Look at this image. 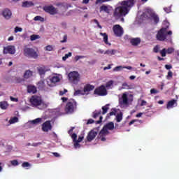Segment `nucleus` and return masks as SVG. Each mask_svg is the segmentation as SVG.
<instances>
[{"mask_svg": "<svg viewBox=\"0 0 179 179\" xmlns=\"http://www.w3.org/2000/svg\"><path fill=\"white\" fill-rule=\"evenodd\" d=\"M41 145V143H33L31 146H34V148H37V146H40Z\"/></svg>", "mask_w": 179, "mask_h": 179, "instance_id": "nucleus-57", "label": "nucleus"}, {"mask_svg": "<svg viewBox=\"0 0 179 179\" xmlns=\"http://www.w3.org/2000/svg\"><path fill=\"white\" fill-rule=\"evenodd\" d=\"M110 105L109 104H106L105 106L102 107V114L104 115V114H107V111H108V106Z\"/></svg>", "mask_w": 179, "mask_h": 179, "instance_id": "nucleus-35", "label": "nucleus"}, {"mask_svg": "<svg viewBox=\"0 0 179 179\" xmlns=\"http://www.w3.org/2000/svg\"><path fill=\"white\" fill-rule=\"evenodd\" d=\"M122 69H128L129 71L132 70V66H117L113 69L114 72H120V71H122Z\"/></svg>", "mask_w": 179, "mask_h": 179, "instance_id": "nucleus-20", "label": "nucleus"}, {"mask_svg": "<svg viewBox=\"0 0 179 179\" xmlns=\"http://www.w3.org/2000/svg\"><path fill=\"white\" fill-rule=\"evenodd\" d=\"M116 121L117 122L122 121V113L121 112L116 115Z\"/></svg>", "mask_w": 179, "mask_h": 179, "instance_id": "nucleus-37", "label": "nucleus"}, {"mask_svg": "<svg viewBox=\"0 0 179 179\" xmlns=\"http://www.w3.org/2000/svg\"><path fill=\"white\" fill-rule=\"evenodd\" d=\"M31 165L29 162H24L22 164V167H24V169L26 168V167H31Z\"/></svg>", "mask_w": 179, "mask_h": 179, "instance_id": "nucleus-47", "label": "nucleus"}, {"mask_svg": "<svg viewBox=\"0 0 179 179\" xmlns=\"http://www.w3.org/2000/svg\"><path fill=\"white\" fill-rule=\"evenodd\" d=\"M165 68H166V69H171V68H173V66H171V65L166 64Z\"/></svg>", "mask_w": 179, "mask_h": 179, "instance_id": "nucleus-64", "label": "nucleus"}, {"mask_svg": "<svg viewBox=\"0 0 179 179\" xmlns=\"http://www.w3.org/2000/svg\"><path fill=\"white\" fill-rule=\"evenodd\" d=\"M135 0L123 1L118 3V6L115 8L113 12V17L118 20L120 17L126 16L129 13L130 9L134 6Z\"/></svg>", "mask_w": 179, "mask_h": 179, "instance_id": "nucleus-1", "label": "nucleus"}, {"mask_svg": "<svg viewBox=\"0 0 179 179\" xmlns=\"http://www.w3.org/2000/svg\"><path fill=\"white\" fill-rule=\"evenodd\" d=\"M0 107L2 110H6L8 108V103L6 101L0 102Z\"/></svg>", "mask_w": 179, "mask_h": 179, "instance_id": "nucleus-31", "label": "nucleus"}, {"mask_svg": "<svg viewBox=\"0 0 179 179\" xmlns=\"http://www.w3.org/2000/svg\"><path fill=\"white\" fill-rule=\"evenodd\" d=\"M34 20H35V22H37V21L44 22V18L42 17L41 16L38 15L34 17Z\"/></svg>", "mask_w": 179, "mask_h": 179, "instance_id": "nucleus-39", "label": "nucleus"}, {"mask_svg": "<svg viewBox=\"0 0 179 179\" xmlns=\"http://www.w3.org/2000/svg\"><path fill=\"white\" fill-rule=\"evenodd\" d=\"M111 0H96L95 3L99 5V3H104V2H110Z\"/></svg>", "mask_w": 179, "mask_h": 179, "instance_id": "nucleus-45", "label": "nucleus"}, {"mask_svg": "<svg viewBox=\"0 0 179 179\" xmlns=\"http://www.w3.org/2000/svg\"><path fill=\"white\" fill-rule=\"evenodd\" d=\"M122 87L123 89H127V90L132 89V85H128V83H124L122 84Z\"/></svg>", "mask_w": 179, "mask_h": 179, "instance_id": "nucleus-42", "label": "nucleus"}, {"mask_svg": "<svg viewBox=\"0 0 179 179\" xmlns=\"http://www.w3.org/2000/svg\"><path fill=\"white\" fill-rule=\"evenodd\" d=\"M94 89V86L87 85L85 87H84V94L89 93V92H91V90H93Z\"/></svg>", "mask_w": 179, "mask_h": 179, "instance_id": "nucleus-27", "label": "nucleus"}, {"mask_svg": "<svg viewBox=\"0 0 179 179\" xmlns=\"http://www.w3.org/2000/svg\"><path fill=\"white\" fill-rule=\"evenodd\" d=\"M24 55L25 57H29L30 58H37L38 57V55H37V52L34 49L30 48H25L24 49Z\"/></svg>", "mask_w": 179, "mask_h": 179, "instance_id": "nucleus-11", "label": "nucleus"}, {"mask_svg": "<svg viewBox=\"0 0 179 179\" xmlns=\"http://www.w3.org/2000/svg\"><path fill=\"white\" fill-rule=\"evenodd\" d=\"M100 114H101V110H95L92 113V117L97 118V117H99V115H100Z\"/></svg>", "mask_w": 179, "mask_h": 179, "instance_id": "nucleus-36", "label": "nucleus"}, {"mask_svg": "<svg viewBox=\"0 0 179 179\" xmlns=\"http://www.w3.org/2000/svg\"><path fill=\"white\" fill-rule=\"evenodd\" d=\"M38 87L39 89L43 90V89H44V87H45V83H44V80L39 81L38 83Z\"/></svg>", "mask_w": 179, "mask_h": 179, "instance_id": "nucleus-32", "label": "nucleus"}, {"mask_svg": "<svg viewBox=\"0 0 179 179\" xmlns=\"http://www.w3.org/2000/svg\"><path fill=\"white\" fill-rule=\"evenodd\" d=\"M16 122H19V118L17 117H11L9 120L10 124H16Z\"/></svg>", "mask_w": 179, "mask_h": 179, "instance_id": "nucleus-33", "label": "nucleus"}, {"mask_svg": "<svg viewBox=\"0 0 179 179\" xmlns=\"http://www.w3.org/2000/svg\"><path fill=\"white\" fill-rule=\"evenodd\" d=\"M45 51H52L54 50V47L51 45H48L44 48Z\"/></svg>", "mask_w": 179, "mask_h": 179, "instance_id": "nucleus-41", "label": "nucleus"}, {"mask_svg": "<svg viewBox=\"0 0 179 179\" xmlns=\"http://www.w3.org/2000/svg\"><path fill=\"white\" fill-rule=\"evenodd\" d=\"M79 94H85V91H82L80 90L75 91L74 96H78Z\"/></svg>", "mask_w": 179, "mask_h": 179, "instance_id": "nucleus-44", "label": "nucleus"}, {"mask_svg": "<svg viewBox=\"0 0 179 179\" xmlns=\"http://www.w3.org/2000/svg\"><path fill=\"white\" fill-rule=\"evenodd\" d=\"M113 86H114V80H110L106 83L105 88L110 90V89H113Z\"/></svg>", "mask_w": 179, "mask_h": 179, "instance_id": "nucleus-28", "label": "nucleus"}, {"mask_svg": "<svg viewBox=\"0 0 179 179\" xmlns=\"http://www.w3.org/2000/svg\"><path fill=\"white\" fill-rule=\"evenodd\" d=\"M39 38H41L39 35L33 34L30 36L31 41H35V40H38Z\"/></svg>", "mask_w": 179, "mask_h": 179, "instance_id": "nucleus-34", "label": "nucleus"}, {"mask_svg": "<svg viewBox=\"0 0 179 179\" xmlns=\"http://www.w3.org/2000/svg\"><path fill=\"white\" fill-rule=\"evenodd\" d=\"M114 129V122H110L109 123L106 124L103 129L101 130L99 134V138L102 141V142L106 141V137L110 132L108 131H113Z\"/></svg>", "mask_w": 179, "mask_h": 179, "instance_id": "nucleus-4", "label": "nucleus"}, {"mask_svg": "<svg viewBox=\"0 0 179 179\" xmlns=\"http://www.w3.org/2000/svg\"><path fill=\"white\" fill-rule=\"evenodd\" d=\"M169 24L167 23L166 28H162L161 29L158 33L157 34V39L159 41H164L166 40V37L167 34L169 36H171L173 34V31H169L167 32V29H169Z\"/></svg>", "mask_w": 179, "mask_h": 179, "instance_id": "nucleus-8", "label": "nucleus"}, {"mask_svg": "<svg viewBox=\"0 0 179 179\" xmlns=\"http://www.w3.org/2000/svg\"><path fill=\"white\" fill-rule=\"evenodd\" d=\"M30 103L34 106V107H37L39 110H43V108H47L48 105L43 102L41 97L38 96H32L30 99Z\"/></svg>", "mask_w": 179, "mask_h": 179, "instance_id": "nucleus-5", "label": "nucleus"}, {"mask_svg": "<svg viewBox=\"0 0 179 179\" xmlns=\"http://www.w3.org/2000/svg\"><path fill=\"white\" fill-rule=\"evenodd\" d=\"M74 142V148L75 149H78L79 148H80V144H79V141H77V140L76 141H73Z\"/></svg>", "mask_w": 179, "mask_h": 179, "instance_id": "nucleus-46", "label": "nucleus"}, {"mask_svg": "<svg viewBox=\"0 0 179 179\" xmlns=\"http://www.w3.org/2000/svg\"><path fill=\"white\" fill-rule=\"evenodd\" d=\"M93 22L95 23V24H96L97 27H99V29H103V27H101V25H100V23L99 22V21L97 20H93Z\"/></svg>", "mask_w": 179, "mask_h": 179, "instance_id": "nucleus-48", "label": "nucleus"}, {"mask_svg": "<svg viewBox=\"0 0 179 179\" xmlns=\"http://www.w3.org/2000/svg\"><path fill=\"white\" fill-rule=\"evenodd\" d=\"M1 16L5 20H10L12 19V11L9 8H5L1 11Z\"/></svg>", "mask_w": 179, "mask_h": 179, "instance_id": "nucleus-15", "label": "nucleus"}, {"mask_svg": "<svg viewBox=\"0 0 179 179\" xmlns=\"http://www.w3.org/2000/svg\"><path fill=\"white\" fill-rule=\"evenodd\" d=\"M94 122V120L93 119H89L87 122V125H89L90 124H93Z\"/></svg>", "mask_w": 179, "mask_h": 179, "instance_id": "nucleus-58", "label": "nucleus"}, {"mask_svg": "<svg viewBox=\"0 0 179 179\" xmlns=\"http://www.w3.org/2000/svg\"><path fill=\"white\" fill-rule=\"evenodd\" d=\"M67 40H68V36L66 35H64L63 36V40H62L60 43H66Z\"/></svg>", "mask_w": 179, "mask_h": 179, "instance_id": "nucleus-55", "label": "nucleus"}, {"mask_svg": "<svg viewBox=\"0 0 179 179\" xmlns=\"http://www.w3.org/2000/svg\"><path fill=\"white\" fill-rule=\"evenodd\" d=\"M164 10L166 13H170V12H171V9L169 7V8H164Z\"/></svg>", "mask_w": 179, "mask_h": 179, "instance_id": "nucleus-60", "label": "nucleus"}, {"mask_svg": "<svg viewBox=\"0 0 179 179\" xmlns=\"http://www.w3.org/2000/svg\"><path fill=\"white\" fill-rule=\"evenodd\" d=\"M34 3L33 1H24L22 3L23 8H30V6H34Z\"/></svg>", "mask_w": 179, "mask_h": 179, "instance_id": "nucleus-29", "label": "nucleus"}, {"mask_svg": "<svg viewBox=\"0 0 179 179\" xmlns=\"http://www.w3.org/2000/svg\"><path fill=\"white\" fill-rule=\"evenodd\" d=\"M110 8H111L110 6L103 5L100 7V12H106V13H110V10H111Z\"/></svg>", "mask_w": 179, "mask_h": 179, "instance_id": "nucleus-23", "label": "nucleus"}, {"mask_svg": "<svg viewBox=\"0 0 179 179\" xmlns=\"http://www.w3.org/2000/svg\"><path fill=\"white\" fill-rule=\"evenodd\" d=\"M105 55H115L117 54V50H108L104 52Z\"/></svg>", "mask_w": 179, "mask_h": 179, "instance_id": "nucleus-30", "label": "nucleus"}, {"mask_svg": "<svg viewBox=\"0 0 179 179\" xmlns=\"http://www.w3.org/2000/svg\"><path fill=\"white\" fill-rule=\"evenodd\" d=\"M84 58H86V56L76 55L74 57V60L76 61V62H78V61H79V59H83Z\"/></svg>", "mask_w": 179, "mask_h": 179, "instance_id": "nucleus-38", "label": "nucleus"}, {"mask_svg": "<svg viewBox=\"0 0 179 179\" xmlns=\"http://www.w3.org/2000/svg\"><path fill=\"white\" fill-rule=\"evenodd\" d=\"M19 31H20V32L23 31V29H22V28H20V27H16L15 28V33H19Z\"/></svg>", "mask_w": 179, "mask_h": 179, "instance_id": "nucleus-51", "label": "nucleus"}, {"mask_svg": "<svg viewBox=\"0 0 179 179\" xmlns=\"http://www.w3.org/2000/svg\"><path fill=\"white\" fill-rule=\"evenodd\" d=\"M159 50H160V48L159 47V45L155 46L154 48V52H157Z\"/></svg>", "mask_w": 179, "mask_h": 179, "instance_id": "nucleus-62", "label": "nucleus"}, {"mask_svg": "<svg viewBox=\"0 0 179 179\" xmlns=\"http://www.w3.org/2000/svg\"><path fill=\"white\" fill-rule=\"evenodd\" d=\"M10 164L12 166H19V162L17 160H12L10 161Z\"/></svg>", "mask_w": 179, "mask_h": 179, "instance_id": "nucleus-49", "label": "nucleus"}, {"mask_svg": "<svg viewBox=\"0 0 179 179\" xmlns=\"http://www.w3.org/2000/svg\"><path fill=\"white\" fill-rule=\"evenodd\" d=\"M55 6L59 8V10H63L60 15H64V13L68 10V4L66 3H57ZM43 10L47 13H50V15H58V13H60L58 8L54 7V6H45Z\"/></svg>", "mask_w": 179, "mask_h": 179, "instance_id": "nucleus-2", "label": "nucleus"}, {"mask_svg": "<svg viewBox=\"0 0 179 179\" xmlns=\"http://www.w3.org/2000/svg\"><path fill=\"white\" fill-rule=\"evenodd\" d=\"M76 110V101L71 99L66 105L65 111L67 114H72Z\"/></svg>", "mask_w": 179, "mask_h": 179, "instance_id": "nucleus-10", "label": "nucleus"}, {"mask_svg": "<svg viewBox=\"0 0 179 179\" xmlns=\"http://www.w3.org/2000/svg\"><path fill=\"white\" fill-rule=\"evenodd\" d=\"M171 78H173V72L169 71L166 78L168 80H170Z\"/></svg>", "mask_w": 179, "mask_h": 179, "instance_id": "nucleus-54", "label": "nucleus"}, {"mask_svg": "<svg viewBox=\"0 0 179 179\" xmlns=\"http://www.w3.org/2000/svg\"><path fill=\"white\" fill-rule=\"evenodd\" d=\"M15 82L17 83H22V82H23V78H22L20 77H17V78H15Z\"/></svg>", "mask_w": 179, "mask_h": 179, "instance_id": "nucleus-50", "label": "nucleus"}, {"mask_svg": "<svg viewBox=\"0 0 179 179\" xmlns=\"http://www.w3.org/2000/svg\"><path fill=\"white\" fill-rule=\"evenodd\" d=\"M158 92H157V90H155V89H152L151 90H150V93H151V94H156V93H157Z\"/></svg>", "mask_w": 179, "mask_h": 179, "instance_id": "nucleus-61", "label": "nucleus"}, {"mask_svg": "<svg viewBox=\"0 0 179 179\" xmlns=\"http://www.w3.org/2000/svg\"><path fill=\"white\" fill-rule=\"evenodd\" d=\"M117 113V110L115 109H112V111L108 114V115H115Z\"/></svg>", "mask_w": 179, "mask_h": 179, "instance_id": "nucleus-56", "label": "nucleus"}, {"mask_svg": "<svg viewBox=\"0 0 179 179\" xmlns=\"http://www.w3.org/2000/svg\"><path fill=\"white\" fill-rule=\"evenodd\" d=\"M27 92L28 93H32V94H34V93H36L37 88L34 85H29L27 87Z\"/></svg>", "mask_w": 179, "mask_h": 179, "instance_id": "nucleus-25", "label": "nucleus"}, {"mask_svg": "<svg viewBox=\"0 0 179 179\" xmlns=\"http://www.w3.org/2000/svg\"><path fill=\"white\" fill-rule=\"evenodd\" d=\"M29 109H30V107L29 106H25L22 108V111H27V110H29Z\"/></svg>", "mask_w": 179, "mask_h": 179, "instance_id": "nucleus-63", "label": "nucleus"}, {"mask_svg": "<svg viewBox=\"0 0 179 179\" xmlns=\"http://www.w3.org/2000/svg\"><path fill=\"white\" fill-rule=\"evenodd\" d=\"M69 57H72V52H69L68 54H66L63 57L62 59L64 61H66Z\"/></svg>", "mask_w": 179, "mask_h": 179, "instance_id": "nucleus-43", "label": "nucleus"}, {"mask_svg": "<svg viewBox=\"0 0 179 179\" xmlns=\"http://www.w3.org/2000/svg\"><path fill=\"white\" fill-rule=\"evenodd\" d=\"M71 138L73 139V142H76V138H78V136L76 135V134H73Z\"/></svg>", "mask_w": 179, "mask_h": 179, "instance_id": "nucleus-53", "label": "nucleus"}, {"mask_svg": "<svg viewBox=\"0 0 179 179\" xmlns=\"http://www.w3.org/2000/svg\"><path fill=\"white\" fill-rule=\"evenodd\" d=\"M38 71L40 75H44L45 73V69L43 67L38 69Z\"/></svg>", "mask_w": 179, "mask_h": 179, "instance_id": "nucleus-40", "label": "nucleus"}, {"mask_svg": "<svg viewBox=\"0 0 179 179\" xmlns=\"http://www.w3.org/2000/svg\"><path fill=\"white\" fill-rule=\"evenodd\" d=\"M99 34H100V36H102L105 44H106L108 45H111V43H108V35H107L106 33L101 32V33H99Z\"/></svg>", "mask_w": 179, "mask_h": 179, "instance_id": "nucleus-22", "label": "nucleus"}, {"mask_svg": "<svg viewBox=\"0 0 179 179\" xmlns=\"http://www.w3.org/2000/svg\"><path fill=\"white\" fill-rule=\"evenodd\" d=\"M68 78L70 83L73 85H78L80 82V74L78 71H71L68 74Z\"/></svg>", "mask_w": 179, "mask_h": 179, "instance_id": "nucleus-9", "label": "nucleus"}, {"mask_svg": "<svg viewBox=\"0 0 179 179\" xmlns=\"http://www.w3.org/2000/svg\"><path fill=\"white\" fill-rule=\"evenodd\" d=\"M173 52H174V48H169L167 50L164 48L160 51L162 57H166V54H173Z\"/></svg>", "mask_w": 179, "mask_h": 179, "instance_id": "nucleus-19", "label": "nucleus"}, {"mask_svg": "<svg viewBox=\"0 0 179 179\" xmlns=\"http://www.w3.org/2000/svg\"><path fill=\"white\" fill-rule=\"evenodd\" d=\"M68 92L67 90H64L63 91H60L59 92V95L60 96H64V94H65V93Z\"/></svg>", "mask_w": 179, "mask_h": 179, "instance_id": "nucleus-59", "label": "nucleus"}, {"mask_svg": "<svg viewBox=\"0 0 179 179\" xmlns=\"http://www.w3.org/2000/svg\"><path fill=\"white\" fill-rule=\"evenodd\" d=\"M41 122H43V118L38 117L34 120L28 121L26 125L28 128H33V127H36V125H38V124H41Z\"/></svg>", "mask_w": 179, "mask_h": 179, "instance_id": "nucleus-13", "label": "nucleus"}, {"mask_svg": "<svg viewBox=\"0 0 179 179\" xmlns=\"http://www.w3.org/2000/svg\"><path fill=\"white\" fill-rule=\"evenodd\" d=\"M23 76L24 79H29L31 78V76H33V71L30 70H27L25 71Z\"/></svg>", "mask_w": 179, "mask_h": 179, "instance_id": "nucleus-26", "label": "nucleus"}, {"mask_svg": "<svg viewBox=\"0 0 179 179\" xmlns=\"http://www.w3.org/2000/svg\"><path fill=\"white\" fill-rule=\"evenodd\" d=\"M113 30L117 37H121L124 34V29L120 24L114 25Z\"/></svg>", "mask_w": 179, "mask_h": 179, "instance_id": "nucleus-12", "label": "nucleus"}, {"mask_svg": "<svg viewBox=\"0 0 179 179\" xmlns=\"http://www.w3.org/2000/svg\"><path fill=\"white\" fill-rule=\"evenodd\" d=\"M3 54H10L13 55L16 52V48L13 45H8L3 48Z\"/></svg>", "mask_w": 179, "mask_h": 179, "instance_id": "nucleus-16", "label": "nucleus"}, {"mask_svg": "<svg viewBox=\"0 0 179 179\" xmlns=\"http://www.w3.org/2000/svg\"><path fill=\"white\" fill-rule=\"evenodd\" d=\"M130 43L132 45H138L141 44V38H134L130 40Z\"/></svg>", "mask_w": 179, "mask_h": 179, "instance_id": "nucleus-24", "label": "nucleus"}, {"mask_svg": "<svg viewBox=\"0 0 179 179\" xmlns=\"http://www.w3.org/2000/svg\"><path fill=\"white\" fill-rule=\"evenodd\" d=\"M143 17L146 19H150V20H153L155 24H157L159 21V15L155 13V10L152 8H145L144 13H143Z\"/></svg>", "mask_w": 179, "mask_h": 179, "instance_id": "nucleus-6", "label": "nucleus"}, {"mask_svg": "<svg viewBox=\"0 0 179 179\" xmlns=\"http://www.w3.org/2000/svg\"><path fill=\"white\" fill-rule=\"evenodd\" d=\"M94 94H97L98 96H107V89L106 86L101 85L99 87L96 88L94 90Z\"/></svg>", "mask_w": 179, "mask_h": 179, "instance_id": "nucleus-14", "label": "nucleus"}, {"mask_svg": "<svg viewBox=\"0 0 179 179\" xmlns=\"http://www.w3.org/2000/svg\"><path fill=\"white\" fill-rule=\"evenodd\" d=\"M97 136V131L96 130H91L87 136V139L88 141V142H92V141H93V139H94V138H96V136Z\"/></svg>", "mask_w": 179, "mask_h": 179, "instance_id": "nucleus-17", "label": "nucleus"}, {"mask_svg": "<svg viewBox=\"0 0 179 179\" xmlns=\"http://www.w3.org/2000/svg\"><path fill=\"white\" fill-rule=\"evenodd\" d=\"M134 101V95L129 92H124L119 97V104L122 108L128 107Z\"/></svg>", "mask_w": 179, "mask_h": 179, "instance_id": "nucleus-3", "label": "nucleus"}, {"mask_svg": "<svg viewBox=\"0 0 179 179\" xmlns=\"http://www.w3.org/2000/svg\"><path fill=\"white\" fill-rule=\"evenodd\" d=\"M173 107H177V100L173 99L168 102L166 108L170 110V108H173Z\"/></svg>", "mask_w": 179, "mask_h": 179, "instance_id": "nucleus-21", "label": "nucleus"}, {"mask_svg": "<svg viewBox=\"0 0 179 179\" xmlns=\"http://www.w3.org/2000/svg\"><path fill=\"white\" fill-rule=\"evenodd\" d=\"M62 79V75L60 74H53L46 79L47 84L50 87H54L56 86L57 83L61 82Z\"/></svg>", "mask_w": 179, "mask_h": 179, "instance_id": "nucleus-7", "label": "nucleus"}, {"mask_svg": "<svg viewBox=\"0 0 179 179\" xmlns=\"http://www.w3.org/2000/svg\"><path fill=\"white\" fill-rule=\"evenodd\" d=\"M52 127L51 126V122L47 121L42 125V130L43 132H48V131H51Z\"/></svg>", "mask_w": 179, "mask_h": 179, "instance_id": "nucleus-18", "label": "nucleus"}, {"mask_svg": "<svg viewBox=\"0 0 179 179\" xmlns=\"http://www.w3.org/2000/svg\"><path fill=\"white\" fill-rule=\"evenodd\" d=\"M10 100H11V101H14V103H17L19 101L17 98H15L13 96H10Z\"/></svg>", "mask_w": 179, "mask_h": 179, "instance_id": "nucleus-52", "label": "nucleus"}]
</instances>
